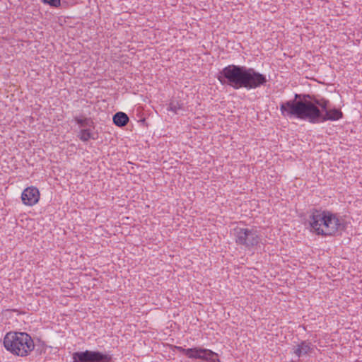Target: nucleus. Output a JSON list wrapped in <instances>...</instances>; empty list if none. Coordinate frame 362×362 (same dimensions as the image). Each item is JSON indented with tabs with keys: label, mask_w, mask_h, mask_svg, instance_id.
<instances>
[{
	"label": "nucleus",
	"mask_w": 362,
	"mask_h": 362,
	"mask_svg": "<svg viewBox=\"0 0 362 362\" xmlns=\"http://www.w3.org/2000/svg\"><path fill=\"white\" fill-rule=\"evenodd\" d=\"M114 124L119 127L125 126L129 122L127 115L123 112H118L113 116Z\"/></svg>",
	"instance_id": "nucleus-11"
},
{
	"label": "nucleus",
	"mask_w": 362,
	"mask_h": 362,
	"mask_svg": "<svg viewBox=\"0 0 362 362\" xmlns=\"http://www.w3.org/2000/svg\"><path fill=\"white\" fill-rule=\"evenodd\" d=\"M233 234L235 238V243L240 245H244L246 247H254L260 241V237L257 231L255 229L237 226L234 228Z\"/></svg>",
	"instance_id": "nucleus-4"
},
{
	"label": "nucleus",
	"mask_w": 362,
	"mask_h": 362,
	"mask_svg": "<svg viewBox=\"0 0 362 362\" xmlns=\"http://www.w3.org/2000/svg\"><path fill=\"white\" fill-rule=\"evenodd\" d=\"M183 103L177 100H172L168 107V110L172 111L175 113H177L178 110H182Z\"/></svg>",
	"instance_id": "nucleus-14"
},
{
	"label": "nucleus",
	"mask_w": 362,
	"mask_h": 362,
	"mask_svg": "<svg viewBox=\"0 0 362 362\" xmlns=\"http://www.w3.org/2000/svg\"><path fill=\"white\" fill-rule=\"evenodd\" d=\"M217 79L221 85L235 90L241 88L255 89L267 82L266 76L255 69L235 64L228 65L220 71Z\"/></svg>",
	"instance_id": "nucleus-2"
},
{
	"label": "nucleus",
	"mask_w": 362,
	"mask_h": 362,
	"mask_svg": "<svg viewBox=\"0 0 362 362\" xmlns=\"http://www.w3.org/2000/svg\"><path fill=\"white\" fill-rule=\"evenodd\" d=\"M74 120L82 129L88 127L94 128V122L90 117H75Z\"/></svg>",
	"instance_id": "nucleus-12"
},
{
	"label": "nucleus",
	"mask_w": 362,
	"mask_h": 362,
	"mask_svg": "<svg viewBox=\"0 0 362 362\" xmlns=\"http://www.w3.org/2000/svg\"><path fill=\"white\" fill-rule=\"evenodd\" d=\"M42 2L55 8L61 5V0H42Z\"/></svg>",
	"instance_id": "nucleus-16"
},
{
	"label": "nucleus",
	"mask_w": 362,
	"mask_h": 362,
	"mask_svg": "<svg viewBox=\"0 0 362 362\" xmlns=\"http://www.w3.org/2000/svg\"><path fill=\"white\" fill-rule=\"evenodd\" d=\"M23 203L27 206L36 204L40 199V192L37 187H28L25 189L21 194Z\"/></svg>",
	"instance_id": "nucleus-9"
},
{
	"label": "nucleus",
	"mask_w": 362,
	"mask_h": 362,
	"mask_svg": "<svg viewBox=\"0 0 362 362\" xmlns=\"http://www.w3.org/2000/svg\"><path fill=\"white\" fill-rule=\"evenodd\" d=\"M73 362H111L112 356L99 351L86 350L72 354Z\"/></svg>",
	"instance_id": "nucleus-5"
},
{
	"label": "nucleus",
	"mask_w": 362,
	"mask_h": 362,
	"mask_svg": "<svg viewBox=\"0 0 362 362\" xmlns=\"http://www.w3.org/2000/svg\"><path fill=\"white\" fill-rule=\"evenodd\" d=\"M182 351L190 358H198L208 362H220L218 354L211 350L203 348H180Z\"/></svg>",
	"instance_id": "nucleus-6"
},
{
	"label": "nucleus",
	"mask_w": 362,
	"mask_h": 362,
	"mask_svg": "<svg viewBox=\"0 0 362 362\" xmlns=\"http://www.w3.org/2000/svg\"><path fill=\"white\" fill-rule=\"evenodd\" d=\"M327 214L328 227L326 228L329 230V236L335 235L337 233L341 232L345 229L344 219L328 211Z\"/></svg>",
	"instance_id": "nucleus-7"
},
{
	"label": "nucleus",
	"mask_w": 362,
	"mask_h": 362,
	"mask_svg": "<svg viewBox=\"0 0 362 362\" xmlns=\"http://www.w3.org/2000/svg\"><path fill=\"white\" fill-rule=\"evenodd\" d=\"M312 344L308 341H303L293 347V353L298 358L308 355L311 352Z\"/></svg>",
	"instance_id": "nucleus-10"
},
{
	"label": "nucleus",
	"mask_w": 362,
	"mask_h": 362,
	"mask_svg": "<svg viewBox=\"0 0 362 362\" xmlns=\"http://www.w3.org/2000/svg\"><path fill=\"white\" fill-rule=\"evenodd\" d=\"M78 137L84 142L89 141L90 139H95L93 134L90 128H83L80 130L78 134Z\"/></svg>",
	"instance_id": "nucleus-13"
},
{
	"label": "nucleus",
	"mask_w": 362,
	"mask_h": 362,
	"mask_svg": "<svg viewBox=\"0 0 362 362\" xmlns=\"http://www.w3.org/2000/svg\"><path fill=\"white\" fill-rule=\"evenodd\" d=\"M329 101L309 94H295L293 100L282 102L280 111L283 117L297 118L318 124L336 121L343 117L342 112L337 108L329 109Z\"/></svg>",
	"instance_id": "nucleus-1"
},
{
	"label": "nucleus",
	"mask_w": 362,
	"mask_h": 362,
	"mask_svg": "<svg viewBox=\"0 0 362 362\" xmlns=\"http://www.w3.org/2000/svg\"><path fill=\"white\" fill-rule=\"evenodd\" d=\"M327 213V211L317 209L310 211L308 221L310 227L311 232L317 234L325 221Z\"/></svg>",
	"instance_id": "nucleus-8"
},
{
	"label": "nucleus",
	"mask_w": 362,
	"mask_h": 362,
	"mask_svg": "<svg viewBox=\"0 0 362 362\" xmlns=\"http://www.w3.org/2000/svg\"><path fill=\"white\" fill-rule=\"evenodd\" d=\"M327 217V214H326L325 221L322 223V226L320 228L319 231L317 233V235H320L322 236H329V230L326 228L328 227Z\"/></svg>",
	"instance_id": "nucleus-15"
},
{
	"label": "nucleus",
	"mask_w": 362,
	"mask_h": 362,
	"mask_svg": "<svg viewBox=\"0 0 362 362\" xmlns=\"http://www.w3.org/2000/svg\"><path fill=\"white\" fill-rule=\"evenodd\" d=\"M6 349L14 355L27 356L35 348L32 337L26 332H9L4 338Z\"/></svg>",
	"instance_id": "nucleus-3"
}]
</instances>
